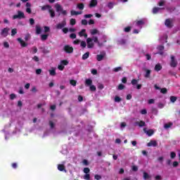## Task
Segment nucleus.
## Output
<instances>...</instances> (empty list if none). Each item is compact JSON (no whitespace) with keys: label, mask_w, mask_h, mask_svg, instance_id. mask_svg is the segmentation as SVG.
Masks as SVG:
<instances>
[{"label":"nucleus","mask_w":180,"mask_h":180,"mask_svg":"<svg viewBox=\"0 0 180 180\" xmlns=\"http://www.w3.org/2000/svg\"><path fill=\"white\" fill-rule=\"evenodd\" d=\"M87 47L88 49H94V46L95 44L94 43H97L99 47H102L103 46V43L101 42V41L98 40V37H93L92 38L86 39Z\"/></svg>","instance_id":"obj_1"},{"label":"nucleus","mask_w":180,"mask_h":180,"mask_svg":"<svg viewBox=\"0 0 180 180\" xmlns=\"http://www.w3.org/2000/svg\"><path fill=\"white\" fill-rule=\"evenodd\" d=\"M65 164H67V161H62L60 164L58 165V169L60 171V172H67V169H65Z\"/></svg>","instance_id":"obj_2"},{"label":"nucleus","mask_w":180,"mask_h":180,"mask_svg":"<svg viewBox=\"0 0 180 180\" xmlns=\"http://www.w3.org/2000/svg\"><path fill=\"white\" fill-rule=\"evenodd\" d=\"M11 127V124L6 125L4 127V129L1 131L2 133H4L5 136V140H8V136H9V127Z\"/></svg>","instance_id":"obj_3"},{"label":"nucleus","mask_w":180,"mask_h":180,"mask_svg":"<svg viewBox=\"0 0 180 180\" xmlns=\"http://www.w3.org/2000/svg\"><path fill=\"white\" fill-rule=\"evenodd\" d=\"M13 19H25V13L18 11V14L13 16Z\"/></svg>","instance_id":"obj_4"},{"label":"nucleus","mask_w":180,"mask_h":180,"mask_svg":"<svg viewBox=\"0 0 180 180\" xmlns=\"http://www.w3.org/2000/svg\"><path fill=\"white\" fill-rule=\"evenodd\" d=\"M178 65V61L176 59H175L174 56H171V62H170V66L172 67L173 68H175Z\"/></svg>","instance_id":"obj_5"},{"label":"nucleus","mask_w":180,"mask_h":180,"mask_svg":"<svg viewBox=\"0 0 180 180\" xmlns=\"http://www.w3.org/2000/svg\"><path fill=\"white\" fill-rule=\"evenodd\" d=\"M9 30H11L8 27H5L1 30V36L3 37H6L9 33Z\"/></svg>","instance_id":"obj_6"},{"label":"nucleus","mask_w":180,"mask_h":180,"mask_svg":"<svg viewBox=\"0 0 180 180\" xmlns=\"http://www.w3.org/2000/svg\"><path fill=\"white\" fill-rule=\"evenodd\" d=\"M145 23L146 22L144 21V20H140L136 22V27H137V29H139L141 30Z\"/></svg>","instance_id":"obj_7"},{"label":"nucleus","mask_w":180,"mask_h":180,"mask_svg":"<svg viewBox=\"0 0 180 180\" xmlns=\"http://www.w3.org/2000/svg\"><path fill=\"white\" fill-rule=\"evenodd\" d=\"M64 51H65V53H72V51H74V49L72 48V46H70V45H65L63 48Z\"/></svg>","instance_id":"obj_8"},{"label":"nucleus","mask_w":180,"mask_h":180,"mask_svg":"<svg viewBox=\"0 0 180 180\" xmlns=\"http://www.w3.org/2000/svg\"><path fill=\"white\" fill-rule=\"evenodd\" d=\"M79 36L80 37H84V39H86L88 37V34H86V30L83 29L82 31L79 32Z\"/></svg>","instance_id":"obj_9"},{"label":"nucleus","mask_w":180,"mask_h":180,"mask_svg":"<svg viewBox=\"0 0 180 180\" xmlns=\"http://www.w3.org/2000/svg\"><path fill=\"white\" fill-rule=\"evenodd\" d=\"M105 56H106V53L105 52H101L100 54L97 55L96 59L98 61H102L103 58H105Z\"/></svg>","instance_id":"obj_10"},{"label":"nucleus","mask_w":180,"mask_h":180,"mask_svg":"<svg viewBox=\"0 0 180 180\" xmlns=\"http://www.w3.org/2000/svg\"><path fill=\"white\" fill-rule=\"evenodd\" d=\"M144 133L147 134V136H153L154 134V131L153 129H147L146 128L143 129Z\"/></svg>","instance_id":"obj_11"},{"label":"nucleus","mask_w":180,"mask_h":180,"mask_svg":"<svg viewBox=\"0 0 180 180\" xmlns=\"http://www.w3.org/2000/svg\"><path fill=\"white\" fill-rule=\"evenodd\" d=\"M65 25H67V22L65 21V20H64L60 23L58 24L56 27L57 29H63V27H64Z\"/></svg>","instance_id":"obj_12"},{"label":"nucleus","mask_w":180,"mask_h":180,"mask_svg":"<svg viewBox=\"0 0 180 180\" xmlns=\"http://www.w3.org/2000/svg\"><path fill=\"white\" fill-rule=\"evenodd\" d=\"M55 8H56V12H58V13H61L64 10L63 6H61V5L58 4H56L55 5Z\"/></svg>","instance_id":"obj_13"},{"label":"nucleus","mask_w":180,"mask_h":180,"mask_svg":"<svg viewBox=\"0 0 180 180\" xmlns=\"http://www.w3.org/2000/svg\"><path fill=\"white\" fill-rule=\"evenodd\" d=\"M134 126H139V127H143V126H146V122H144V121H137L134 123Z\"/></svg>","instance_id":"obj_14"},{"label":"nucleus","mask_w":180,"mask_h":180,"mask_svg":"<svg viewBox=\"0 0 180 180\" xmlns=\"http://www.w3.org/2000/svg\"><path fill=\"white\" fill-rule=\"evenodd\" d=\"M165 25L167 27H172V20H171L170 19H167L165 22Z\"/></svg>","instance_id":"obj_15"},{"label":"nucleus","mask_w":180,"mask_h":180,"mask_svg":"<svg viewBox=\"0 0 180 180\" xmlns=\"http://www.w3.org/2000/svg\"><path fill=\"white\" fill-rule=\"evenodd\" d=\"M148 147H156L157 146V141H150L147 144Z\"/></svg>","instance_id":"obj_16"},{"label":"nucleus","mask_w":180,"mask_h":180,"mask_svg":"<svg viewBox=\"0 0 180 180\" xmlns=\"http://www.w3.org/2000/svg\"><path fill=\"white\" fill-rule=\"evenodd\" d=\"M18 41H19L20 44L22 46V47H26L27 46V44H26V42H25V41L22 40L21 38H18Z\"/></svg>","instance_id":"obj_17"},{"label":"nucleus","mask_w":180,"mask_h":180,"mask_svg":"<svg viewBox=\"0 0 180 180\" xmlns=\"http://www.w3.org/2000/svg\"><path fill=\"white\" fill-rule=\"evenodd\" d=\"M161 70H162V66L161 65V64L158 63L155 65V71H161Z\"/></svg>","instance_id":"obj_18"},{"label":"nucleus","mask_w":180,"mask_h":180,"mask_svg":"<svg viewBox=\"0 0 180 180\" xmlns=\"http://www.w3.org/2000/svg\"><path fill=\"white\" fill-rule=\"evenodd\" d=\"M91 36H95V34H99V31L96 29H93L90 30Z\"/></svg>","instance_id":"obj_19"},{"label":"nucleus","mask_w":180,"mask_h":180,"mask_svg":"<svg viewBox=\"0 0 180 180\" xmlns=\"http://www.w3.org/2000/svg\"><path fill=\"white\" fill-rule=\"evenodd\" d=\"M98 5V1L96 0H91L89 4L90 8H94Z\"/></svg>","instance_id":"obj_20"},{"label":"nucleus","mask_w":180,"mask_h":180,"mask_svg":"<svg viewBox=\"0 0 180 180\" xmlns=\"http://www.w3.org/2000/svg\"><path fill=\"white\" fill-rule=\"evenodd\" d=\"M71 15L74 16V15H82V11H75L74 10L70 11Z\"/></svg>","instance_id":"obj_21"},{"label":"nucleus","mask_w":180,"mask_h":180,"mask_svg":"<svg viewBox=\"0 0 180 180\" xmlns=\"http://www.w3.org/2000/svg\"><path fill=\"white\" fill-rule=\"evenodd\" d=\"M52 7L49 5H46L41 6V11H50Z\"/></svg>","instance_id":"obj_22"},{"label":"nucleus","mask_w":180,"mask_h":180,"mask_svg":"<svg viewBox=\"0 0 180 180\" xmlns=\"http://www.w3.org/2000/svg\"><path fill=\"white\" fill-rule=\"evenodd\" d=\"M49 74L52 77H54L56 75V68H52L51 70H49Z\"/></svg>","instance_id":"obj_23"},{"label":"nucleus","mask_w":180,"mask_h":180,"mask_svg":"<svg viewBox=\"0 0 180 180\" xmlns=\"http://www.w3.org/2000/svg\"><path fill=\"white\" fill-rule=\"evenodd\" d=\"M161 9H162V8H161L160 7H155L153 9V13H158V12H161Z\"/></svg>","instance_id":"obj_24"},{"label":"nucleus","mask_w":180,"mask_h":180,"mask_svg":"<svg viewBox=\"0 0 180 180\" xmlns=\"http://www.w3.org/2000/svg\"><path fill=\"white\" fill-rule=\"evenodd\" d=\"M143 179H151V176H150V174H148V173L144 172H143Z\"/></svg>","instance_id":"obj_25"},{"label":"nucleus","mask_w":180,"mask_h":180,"mask_svg":"<svg viewBox=\"0 0 180 180\" xmlns=\"http://www.w3.org/2000/svg\"><path fill=\"white\" fill-rule=\"evenodd\" d=\"M85 84L87 86H91L92 85V80L91 79H86Z\"/></svg>","instance_id":"obj_26"},{"label":"nucleus","mask_w":180,"mask_h":180,"mask_svg":"<svg viewBox=\"0 0 180 180\" xmlns=\"http://www.w3.org/2000/svg\"><path fill=\"white\" fill-rule=\"evenodd\" d=\"M126 43H127L126 39H121L118 40V44H120L121 46L126 44Z\"/></svg>","instance_id":"obj_27"},{"label":"nucleus","mask_w":180,"mask_h":180,"mask_svg":"<svg viewBox=\"0 0 180 180\" xmlns=\"http://www.w3.org/2000/svg\"><path fill=\"white\" fill-rule=\"evenodd\" d=\"M36 33L37 34L41 33V27H40L39 25H36Z\"/></svg>","instance_id":"obj_28"},{"label":"nucleus","mask_w":180,"mask_h":180,"mask_svg":"<svg viewBox=\"0 0 180 180\" xmlns=\"http://www.w3.org/2000/svg\"><path fill=\"white\" fill-rule=\"evenodd\" d=\"M49 13L51 15V18H54L56 16V13H54V10H53V8H51L49 11Z\"/></svg>","instance_id":"obj_29"},{"label":"nucleus","mask_w":180,"mask_h":180,"mask_svg":"<svg viewBox=\"0 0 180 180\" xmlns=\"http://www.w3.org/2000/svg\"><path fill=\"white\" fill-rule=\"evenodd\" d=\"M158 50H159V54H160V56H162L163 53H162V50H164V46H158Z\"/></svg>","instance_id":"obj_30"},{"label":"nucleus","mask_w":180,"mask_h":180,"mask_svg":"<svg viewBox=\"0 0 180 180\" xmlns=\"http://www.w3.org/2000/svg\"><path fill=\"white\" fill-rule=\"evenodd\" d=\"M151 74V70H146V74H145V78H150V75Z\"/></svg>","instance_id":"obj_31"},{"label":"nucleus","mask_w":180,"mask_h":180,"mask_svg":"<svg viewBox=\"0 0 180 180\" xmlns=\"http://www.w3.org/2000/svg\"><path fill=\"white\" fill-rule=\"evenodd\" d=\"M123 68L122 67H117L113 69L114 72H119V71H122Z\"/></svg>","instance_id":"obj_32"},{"label":"nucleus","mask_w":180,"mask_h":180,"mask_svg":"<svg viewBox=\"0 0 180 180\" xmlns=\"http://www.w3.org/2000/svg\"><path fill=\"white\" fill-rule=\"evenodd\" d=\"M89 57V52H86L82 56V60H86Z\"/></svg>","instance_id":"obj_33"},{"label":"nucleus","mask_w":180,"mask_h":180,"mask_svg":"<svg viewBox=\"0 0 180 180\" xmlns=\"http://www.w3.org/2000/svg\"><path fill=\"white\" fill-rule=\"evenodd\" d=\"M139 79H133L131 82V85H137L139 84Z\"/></svg>","instance_id":"obj_34"},{"label":"nucleus","mask_w":180,"mask_h":180,"mask_svg":"<svg viewBox=\"0 0 180 180\" xmlns=\"http://www.w3.org/2000/svg\"><path fill=\"white\" fill-rule=\"evenodd\" d=\"M68 60H61L60 61V64L62 65H68Z\"/></svg>","instance_id":"obj_35"},{"label":"nucleus","mask_w":180,"mask_h":180,"mask_svg":"<svg viewBox=\"0 0 180 180\" xmlns=\"http://www.w3.org/2000/svg\"><path fill=\"white\" fill-rule=\"evenodd\" d=\"M83 178H84V179L89 180V179H91V174H84Z\"/></svg>","instance_id":"obj_36"},{"label":"nucleus","mask_w":180,"mask_h":180,"mask_svg":"<svg viewBox=\"0 0 180 180\" xmlns=\"http://www.w3.org/2000/svg\"><path fill=\"white\" fill-rule=\"evenodd\" d=\"M80 46L83 49H85L86 47V42H85V41H82L80 43Z\"/></svg>","instance_id":"obj_37"},{"label":"nucleus","mask_w":180,"mask_h":180,"mask_svg":"<svg viewBox=\"0 0 180 180\" xmlns=\"http://www.w3.org/2000/svg\"><path fill=\"white\" fill-rule=\"evenodd\" d=\"M47 37H49V34H41V40H47Z\"/></svg>","instance_id":"obj_38"},{"label":"nucleus","mask_w":180,"mask_h":180,"mask_svg":"<svg viewBox=\"0 0 180 180\" xmlns=\"http://www.w3.org/2000/svg\"><path fill=\"white\" fill-rule=\"evenodd\" d=\"M18 33V30L16 28H14L11 30V36H15Z\"/></svg>","instance_id":"obj_39"},{"label":"nucleus","mask_w":180,"mask_h":180,"mask_svg":"<svg viewBox=\"0 0 180 180\" xmlns=\"http://www.w3.org/2000/svg\"><path fill=\"white\" fill-rule=\"evenodd\" d=\"M141 30H140L139 28H136V29H134V31H133V33L134 34H139V32H141Z\"/></svg>","instance_id":"obj_40"},{"label":"nucleus","mask_w":180,"mask_h":180,"mask_svg":"<svg viewBox=\"0 0 180 180\" xmlns=\"http://www.w3.org/2000/svg\"><path fill=\"white\" fill-rule=\"evenodd\" d=\"M117 89H118L119 91H122V90L124 89V85H123L122 84H120L118 86Z\"/></svg>","instance_id":"obj_41"},{"label":"nucleus","mask_w":180,"mask_h":180,"mask_svg":"<svg viewBox=\"0 0 180 180\" xmlns=\"http://www.w3.org/2000/svg\"><path fill=\"white\" fill-rule=\"evenodd\" d=\"M78 9H80V11H82L84 9V4H77Z\"/></svg>","instance_id":"obj_42"},{"label":"nucleus","mask_w":180,"mask_h":180,"mask_svg":"<svg viewBox=\"0 0 180 180\" xmlns=\"http://www.w3.org/2000/svg\"><path fill=\"white\" fill-rule=\"evenodd\" d=\"M76 23H77V21L75 20V19L74 18L70 19V25L72 26H74V25H75Z\"/></svg>","instance_id":"obj_43"},{"label":"nucleus","mask_w":180,"mask_h":180,"mask_svg":"<svg viewBox=\"0 0 180 180\" xmlns=\"http://www.w3.org/2000/svg\"><path fill=\"white\" fill-rule=\"evenodd\" d=\"M90 169H89V168H88V167H86V168H84V169H83V172L84 173V174H89V172H90Z\"/></svg>","instance_id":"obj_44"},{"label":"nucleus","mask_w":180,"mask_h":180,"mask_svg":"<svg viewBox=\"0 0 180 180\" xmlns=\"http://www.w3.org/2000/svg\"><path fill=\"white\" fill-rule=\"evenodd\" d=\"M58 70H59L60 71H63L64 70L63 65H62L61 63L60 65H58Z\"/></svg>","instance_id":"obj_45"},{"label":"nucleus","mask_w":180,"mask_h":180,"mask_svg":"<svg viewBox=\"0 0 180 180\" xmlns=\"http://www.w3.org/2000/svg\"><path fill=\"white\" fill-rule=\"evenodd\" d=\"M170 101L172 102V103H174V102L176 101V97H175V96H171V97H170Z\"/></svg>","instance_id":"obj_46"},{"label":"nucleus","mask_w":180,"mask_h":180,"mask_svg":"<svg viewBox=\"0 0 180 180\" xmlns=\"http://www.w3.org/2000/svg\"><path fill=\"white\" fill-rule=\"evenodd\" d=\"M120 101H122V98L120 97L116 96L115 98V102L119 103V102H120Z\"/></svg>","instance_id":"obj_47"},{"label":"nucleus","mask_w":180,"mask_h":180,"mask_svg":"<svg viewBox=\"0 0 180 180\" xmlns=\"http://www.w3.org/2000/svg\"><path fill=\"white\" fill-rule=\"evenodd\" d=\"M4 47H5V49H9V43H8L7 41H4Z\"/></svg>","instance_id":"obj_48"},{"label":"nucleus","mask_w":180,"mask_h":180,"mask_svg":"<svg viewBox=\"0 0 180 180\" xmlns=\"http://www.w3.org/2000/svg\"><path fill=\"white\" fill-rule=\"evenodd\" d=\"M94 178H95V179H96V180H101V179H102V176H101V175H98V174H96V175L94 176Z\"/></svg>","instance_id":"obj_49"},{"label":"nucleus","mask_w":180,"mask_h":180,"mask_svg":"<svg viewBox=\"0 0 180 180\" xmlns=\"http://www.w3.org/2000/svg\"><path fill=\"white\" fill-rule=\"evenodd\" d=\"M11 167L14 169H16V168H18V163H16V162L12 163Z\"/></svg>","instance_id":"obj_50"},{"label":"nucleus","mask_w":180,"mask_h":180,"mask_svg":"<svg viewBox=\"0 0 180 180\" xmlns=\"http://www.w3.org/2000/svg\"><path fill=\"white\" fill-rule=\"evenodd\" d=\"M131 30V28L130 27H127L124 29V31L126 32L127 33H129V32H130Z\"/></svg>","instance_id":"obj_51"},{"label":"nucleus","mask_w":180,"mask_h":180,"mask_svg":"<svg viewBox=\"0 0 180 180\" xmlns=\"http://www.w3.org/2000/svg\"><path fill=\"white\" fill-rule=\"evenodd\" d=\"M92 15L91 14H86V15H84V18H86V19H91V18H92Z\"/></svg>","instance_id":"obj_52"},{"label":"nucleus","mask_w":180,"mask_h":180,"mask_svg":"<svg viewBox=\"0 0 180 180\" xmlns=\"http://www.w3.org/2000/svg\"><path fill=\"white\" fill-rule=\"evenodd\" d=\"M171 126H172V124H171V123L165 124V129H169V127H171Z\"/></svg>","instance_id":"obj_53"},{"label":"nucleus","mask_w":180,"mask_h":180,"mask_svg":"<svg viewBox=\"0 0 180 180\" xmlns=\"http://www.w3.org/2000/svg\"><path fill=\"white\" fill-rule=\"evenodd\" d=\"M124 127H126V122H122L121 124H120L121 130H123Z\"/></svg>","instance_id":"obj_54"},{"label":"nucleus","mask_w":180,"mask_h":180,"mask_svg":"<svg viewBox=\"0 0 180 180\" xmlns=\"http://www.w3.org/2000/svg\"><path fill=\"white\" fill-rule=\"evenodd\" d=\"M170 157L171 158H175V157H176V154L174 152H172L170 153Z\"/></svg>","instance_id":"obj_55"},{"label":"nucleus","mask_w":180,"mask_h":180,"mask_svg":"<svg viewBox=\"0 0 180 180\" xmlns=\"http://www.w3.org/2000/svg\"><path fill=\"white\" fill-rule=\"evenodd\" d=\"M15 98H16V95H15V94H12L10 95V99H11V101H13Z\"/></svg>","instance_id":"obj_56"},{"label":"nucleus","mask_w":180,"mask_h":180,"mask_svg":"<svg viewBox=\"0 0 180 180\" xmlns=\"http://www.w3.org/2000/svg\"><path fill=\"white\" fill-rule=\"evenodd\" d=\"M70 84L73 86H75V85H77V82L75 80H70Z\"/></svg>","instance_id":"obj_57"},{"label":"nucleus","mask_w":180,"mask_h":180,"mask_svg":"<svg viewBox=\"0 0 180 180\" xmlns=\"http://www.w3.org/2000/svg\"><path fill=\"white\" fill-rule=\"evenodd\" d=\"M160 92H161L162 94H166V93L167 92V89L163 88V89H160Z\"/></svg>","instance_id":"obj_58"},{"label":"nucleus","mask_w":180,"mask_h":180,"mask_svg":"<svg viewBox=\"0 0 180 180\" xmlns=\"http://www.w3.org/2000/svg\"><path fill=\"white\" fill-rule=\"evenodd\" d=\"M131 169H132V171L136 172V171H138L139 167L137 166H132Z\"/></svg>","instance_id":"obj_59"},{"label":"nucleus","mask_w":180,"mask_h":180,"mask_svg":"<svg viewBox=\"0 0 180 180\" xmlns=\"http://www.w3.org/2000/svg\"><path fill=\"white\" fill-rule=\"evenodd\" d=\"M81 43V40L79 39H76L73 41V44H79Z\"/></svg>","instance_id":"obj_60"},{"label":"nucleus","mask_w":180,"mask_h":180,"mask_svg":"<svg viewBox=\"0 0 180 180\" xmlns=\"http://www.w3.org/2000/svg\"><path fill=\"white\" fill-rule=\"evenodd\" d=\"M90 90H91V91H96V87L91 84L90 86Z\"/></svg>","instance_id":"obj_61"},{"label":"nucleus","mask_w":180,"mask_h":180,"mask_svg":"<svg viewBox=\"0 0 180 180\" xmlns=\"http://www.w3.org/2000/svg\"><path fill=\"white\" fill-rule=\"evenodd\" d=\"M141 115H147V110L143 109L141 110Z\"/></svg>","instance_id":"obj_62"},{"label":"nucleus","mask_w":180,"mask_h":180,"mask_svg":"<svg viewBox=\"0 0 180 180\" xmlns=\"http://www.w3.org/2000/svg\"><path fill=\"white\" fill-rule=\"evenodd\" d=\"M70 37V39H77V34H71Z\"/></svg>","instance_id":"obj_63"},{"label":"nucleus","mask_w":180,"mask_h":180,"mask_svg":"<svg viewBox=\"0 0 180 180\" xmlns=\"http://www.w3.org/2000/svg\"><path fill=\"white\" fill-rule=\"evenodd\" d=\"M82 25H88V21L86 20H82Z\"/></svg>","instance_id":"obj_64"}]
</instances>
